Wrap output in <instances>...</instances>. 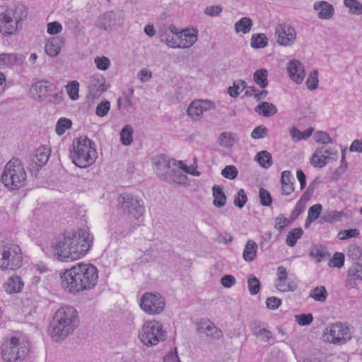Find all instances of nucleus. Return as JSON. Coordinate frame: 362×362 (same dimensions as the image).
<instances>
[{"mask_svg": "<svg viewBox=\"0 0 362 362\" xmlns=\"http://www.w3.org/2000/svg\"><path fill=\"white\" fill-rule=\"evenodd\" d=\"M219 144L226 148L233 146L234 142L238 141V136L232 132H222L219 136Z\"/></svg>", "mask_w": 362, "mask_h": 362, "instance_id": "nucleus-41", "label": "nucleus"}, {"mask_svg": "<svg viewBox=\"0 0 362 362\" xmlns=\"http://www.w3.org/2000/svg\"><path fill=\"white\" fill-rule=\"evenodd\" d=\"M268 45V38L264 33L253 34L251 37L250 46L254 49L264 48Z\"/></svg>", "mask_w": 362, "mask_h": 362, "instance_id": "nucleus-39", "label": "nucleus"}, {"mask_svg": "<svg viewBox=\"0 0 362 362\" xmlns=\"http://www.w3.org/2000/svg\"><path fill=\"white\" fill-rule=\"evenodd\" d=\"M107 89L105 78L101 74H95L90 78L88 82V93L93 98H98Z\"/></svg>", "mask_w": 362, "mask_h": 362, "instance_id": "nucleus-20", "label": "nucleus"}, {"mask_svg": "<svg viewBox=\"0 0 362 362\" xmlns=\"http://www.w3.org/2000/svg\"><path fill=\"white\" fill-rule=\"evenodd\" d=\"M28 16L25 7L22 4L15 5L0 13V33L9 36L22 29V21Z\"/></svg>", "mask_w": 362, "mask_h": 362, "instance_id": "nucleus-4", "label": "nucleus"}, {"mask_svg": "<svg viewBox=\"0 0 362 362\" xmlns=\"http://www.w3.org/2000/svg\"><path fill=\"white\" fill-rule=\"evenodd\" d=\"M362 255L361 248L356 245H351L349 247L348 257L353 260H358Z\"/></svg>", "mask_w": 362, "mask_h": 362, "instance_id": "nucleus-61", "label": "nucleus"}, {"mask_svg": "<svg viewBox=\"0 0 362 362\" xmlns=\"http://www.w3.org/2000/svg\"><path fill=\"white\" fill-rule=\"evenodd\" d=\"M2 182L9 190H16L26 185L27 174L23 163L18 158L9 160L4 170Z\"/></svg>", "mask_w": 362, "mask_h": 362, "instance_id": "nucleus-5", "label": "nucleus"}, {"mask_svg": "<svg viewBox=\"0 0 362 362\" xmlns=\"http://www.w3.org/2000/svg\"><path fill=\"white\" fill-rule=\"evenodd\" d=\"M310 255L317 259V262H320L327 258L329 255L321 245H313L310 248Z\"/></svg>", "mask_w": 362, "mask_h": 362, "instance_id": "nucleus-43", "label": "nucleus"}, {"mask_svg": "<svg viewBox=\"0 0 362 362\" xmlns=\"http://www.w3.org/2000/svg\"><path fill=\"white\" fill-rule=\"evenodd\" d=\"M314 128L310 127L303 132H300L298 128L293 127L290 130V134L292 139L294 141H299L302 139H308L313 133Z\"/></svg>", "mask_w": 362, "mask_h": 362, "instance_id": "nucleus-40", "label": "nucleus"}, {"mask_svg": "<svg viewBox=\"0 0 362 362\" xmlns=\"http://www.w3.org/2000/svg\"><path fill=\"white\" fill-rule=\"evenodd\" d=\"M268 71L267 69H261L257 70L253 74L254 81L262 88L268 86Z\"/></svg>", "mask_w": 362, "mask_h": 362, "instance_id": "nucleus-42", "label": "nucleus"}, {"mask_svg": "<svg viewBox=\"0 0 362 362\" xmlns=\"http://www.w3.org/2000/svg\"><path fill=\"white\" fill-rule=\"evenodd\" d=\"M80 320L77 310L71 306L60 308L49 325V334L54 341H60L72 334Z\"/></svg>", "mask_w": 362, "mask_h": 362, "instance_id": "nucleus-3", "label": "nucleus"}, {"mask_svg": "<svg viewBox=\"0 0 362 362\" xmlns=\"http://www.w3.org/2000/svg\"><path fill=\"white\" fill-rule=\"evenodd\" d=\"M247 88V83L243 80H238L233 82L232 86L228 88V93L233 98H237L240 94V90Z\"/></svg>", "mask_w": 362, "mask_h": 362, "instance_id": "nucleus-46", "label": "nucleus"}, {"mask_svg": "<svg viewBox=\"0 0 362 362\" xmlns=\"http://www.w3.org/2000/svg\"><path fill=\"white\" fill-rule=\"evenodd\" d=\"M60 279L62 288L76 295L95 288L98 271L92 264L78 263L61 273Z\"/></svg>", "mask_w": 362, "mask_h": 362, "instance_id": "nucleus-2", "label": "nucleus"}, {"mask_svg": "<svg viewBox=\"0 0 362 362\" xmlns=\"http://www.w3.org/2000/svg\"><path fill=\"white\" fill-rule=\"evenodd\" d=\"M278 279L276 282V288L281 292L294 291L297 288V284L288 276L286 269L279 266L277 269Z\"/></svg>", "mask_w": 362, "mask_h": 362, "instance_id": "nucleus-18", "label": "nucleus"}, {"mask_svg": "<svg viewBox=\"0 0 362 362\" xmlns=\"http://www.w3.org/2000/svg\"><path fill=\"white\" fill-rule=\"evenodd\" d=\"M252 25L253 23L250 18L243 17L235 23V31L236 33L247 34L251 31Z\"/></svg>", "mask_w": 362, "mask_h": 362, "instance_id": "nucleus-33", "label": "nucleus"}, {"mask_svg": "<svg viewBox=\"0 0 362 362\" xmlns=\"http://www.w3.org/2000/svg\"><path fill=\"white\" fill-rule=\"evenodd\" d=\"M133 128L130 125H125L121 130L120 141L124 146H129L133 141Z\"/></svg>", "mask_w": 362, "mask_h": 362, "instance_id": "nucleus-44", "label": "nucleus"}, {"mask_svg": "<svg viewBox=\"0 0 362 362\" xmlns=\"http://www.w3.org/2000/svg\"><path fill=\"white\" fill-rule=\"evenodd\" d=\"M92 243L93 237L88 230L78 229L64 234L57 240L54 245V255L61 262H73L84 256Z\"/></svg>", "mask_w": 362, "mask_h": 362, "instance_id": "nucleus-1", "label": "nucleus"}, {"mask_svg": "<svg viewBox=\"0 0 362 362\" xmlns=\"http://www.w3.org/2000/svg\"><path fill=\"white\" fill-rule=\"evenodd\" d=\"M291 173L289 170H284L281 173V192L284 195H290L293 191L294 187L291 182Z\"/></svg>", "mask_w": 362, "mask_h": 362, "instance_id": "nucleus-32", "label": "nucleus"}, {"mask_svg": "<svg viewBox=\"0 0 362 362\" xmlns=\"http://www.w3.org/2000/svg\"><path fill=\"white\" fill-rule=\"evenodd\" d=\"M275 40L279 45L291 47L296 41V29L287 23H279L275 28Z\"/></svg>", "mask_w": 362, "mask_h": 362, "instance_id": "nucleus-14", "label": "nucleus"}, {"mask_svg": "<svg viewBox=\"0 0 362 362\" xmlns=\"http://www.w3.org/2000/svg\"><path fill=\"white\" fill-rule=\"evenodd\" d=\"M51 150L45 146L39 147L30 156L29 167L32 170H39L45 165L50 156Z\"/></svg>", "mask_w": 362, "mask_h": 362, "instance_id": "nucleus-17", "label": "nucleus"}, {"mask_svg": "<svg viewBox=\"0 0 362 362\" xmlns=\"http://www.w3.org/2000/svg\"><path fill=\"white\" fill-rule=\"evenodd\" d=\"M63 45L64 41L62 38L59 37H51L45 44V51L48 56L54 57L59 54Z\"/></svg>", "mask_w": 362, "mask_h": 362, "instance_id": "nucleus-28", "label": "nucleus"}, {"mask_svg": "<svg viewBox=\"0 0 362 362\" xmlns=\"http://www.w3.org/2000/svg\"><path fill=\"white\" fill-rule=\"evenodd\" d=\"M318 76L317 70H313L309 74L306 80V86L308 90H314L317 88L319 83Z\"/></svg>", "mask_w": 362, "mask_h": 362, "instance_id": "nucleus-50", "label": "nucleus"}, {"mask_svg": "<svg viewBox=\"0 0 362 362\" xmlns=\"http://www.w3.org/2000/svg\"><path fill=\"white\" fill-rule=\"evenodd\" d=\"M344 263V255L340 252H336L330 260L329 265L333 267L341 268Z\"/></svg>", "mask_w": 362, "mask_h": 362, "instance_id": "nucleus-64", "label": "nucleus"}, {"mask_svg": "<svg viewBox=\"0 0 362 362\" xmlns=\"http://www.w3.org/2000/svg\"><path fill=\"white\" fill-rule=\"evenodd\" d=\"M223 6L221 5H213L206 6L204 11V13L209 17L218 16L223 11Z\"/></svg>", "mask_w": 362, "mask_h": 362, "instance_id": "nucleus-59", "label": "nucleus"}, {"mask_svg": "<svg viewBox=\"0 0 362 362\" xmlns=\"http://www.w3.org/2000/svg\"><path fill=\"white\" fill-rule=\"evenodd\" d=\"M98 157L94 144L87 137L77 140L74 150L70 152L72 162L78 168H85L93 165Z\"/></svg>", "mask_w": 362, "mask_h": 362, "instance_id": "nucleus-6", "label": "nucleus"}, {"mask_svg": "<svg viewBox=\"0 0 362 362\" xmlns=\"http://www.w3.org/2000/svg\"><path fill=\"white\" fill-rule=\"evenodd\" d=\"M257 243L252 240H249L246 243L245 246L243 257L245 261L246 262H252L253 261L257 256Z\"/></svg>", "mask_w": 362, "mask_h": 362, "instance_id": "nucleus-34", "label": "nucleus"}, {"mask_svg": "<svg viewBox=\"0 0 362 362\" xmlns=\"http://www.w3.org/2000/svg\"><path fill=\"white\" fill-rule=\"evenodd\" d=\"M349 277L362 281V264H356L349 269Z\"/></svg>", "mask_w": 362, "mask_h": 362, "instance_id": "nucleus-63", "label": "nucleus"}, {"mask_svg": "<svg viewBox=\"0 0 362 362\" xmlns=\"http://www.w3.org/2000/svg\"><path fill=\"white\" fill-rule=\"evenodd\" d=\"M324 336L327 341L339 345L346 343L351 338L349 328L341 322H336L326 327Z\"/></svg>", "mask_w": 362, "mask_h": 362, "instance_id": "nucleus-12", "label": "nucleus"}, {"mask_svg": "<svg viewBox=\"0 0 362 362\" xmlns=\"http://www.w3.org/2000/svg\"><path fill=\"white\" fill-rule=\"evenodd\" d=\"M197 30L185 29L180 31L177 29L176 48L186 49L192 47L197 40Z\"/></svg>", "mask_w": 362, "mask_h": 362, "instance_id": "nucleus-19", "label": "nucleus"}, {"mask_svg": "<svg viewBox=\"0 0 362 362\" xmlns=\"http://www.w3.org/2000/svg\"><path fill=\"white\" fill-rule=\"evenodd\" d=\"M165 298L158 292H145L139 300V306L146 314L151 316L161 314L165 308Z\"/></svg>", "mask_w": 362, "mask_h": 362, "instance_id": "nucleus-10", "label": "nucleus"}, {"mask_svg": "<svg viewBox=\"0 0 362 362\" xmlns=\"http://www.w3.org/2000/svg\"><path fill=\"white\" fill-rule=\"evenodd\" d=\"M141 342L146 346L157 345L166 338V332L163 330V325L158 320L146 321L138 334Z\"/></svg>", "mask_w": 362, "mask_h": 362, "instance_id": "nucleus-8", "label": "nucleus"}, {"mask_svg": "<svg viewBox=\"0 0 362 362\" xmlns=\"http://www.w3.org/2000/svg\"><path fill=\"white\" fill-rule=\"evenodd\" d=\"M313 138L315 142L319 144H332L333 142L332 139L326 132L317 131L314 134Z\"/></svg>", "mask_w": 362, "mask_h": 362, "instance_id": "nucleus-53", "label": "nucleus"}, {"mask_svg": "<svg viewBox=\"0 0 362 362\" xmlns=\"http://www.w3.org/2000/svg\"><path fill=\"white\" fill-rule=\"evenodd\" d=\"M303 233L301 228H296L290 230L287 235L286 243L289 247H293L297 240L300 239Z\"/></svg>", "mask_w": 362, "mask_h": 362, "instance_id": "nucleus-45", "label": "nucleus"}, {"mask_svg": "<svg viewBox=\"0 0 362 362\" xmlns=\"http://www.w3.org/2000/svg\"><path fill=\"white\" fill-rule=\"evenodd\" d=\"M359 230L356 228L341 230L338 233V238L341 240H346L351 238H356L359 235Z\"/></svg>", "mask_w": 362, "mask_h": 362, "instance_id": "nucleus-56", "label": "nucleus"}, {"mask_svg": "<svg viewBox=\"0 0 362 362\" xmlns=\"http://www.w3.org/2000/svg\"><path fill=\"white\" fill-rule=\"evenodd\" d=\"M255 112L265 117L274 115L277 112L276 107L269 102H261L255 109Z\"/></svg>", "mask_w": 362, "mask_h": 362, "instance_id": "nucleus-29", "label": "nucleus"}, {"mask_svg": "<svg viewBox=\"0 0 362 362\" xmlns=\"http://www.w3.org/2000/svg\"><path fill=\"white\" fill-rule=\"evenodd\" d=\"M110 107V103L107 100H103L98 104L95 110V114L98 117H104L107 115Z\"/></svg>", "mask_w": 362, "mask_h": 362, "instance_id": "nucleus-55", "label": "nucleus"}, {"mask_svg": "<svg viewBox=\"0 0 362 362\" xmlns=\"http://www.w3.org/2000/svg\"><path fill=\"white\" fill-rule=\"evenodd\" d=\"M79 83L76 81L69 82L66 86V92L71 100H77L78 98Z\"/></svg>", "mask_w": 362, "mask_h": 362, "instance_id": "nucleus-51", "label": "nucleus"}, {"mask_svg": "<svg viewBox=\"0 0 362 362\" xmlns=\"http://www.w3.org/2000/svg\"><path fill=\"white\" fill-rule=\"evenodd\" d=\"M260 203L262 206H270L272 203V198L269 192L264 188H260L259 192Z\"/></svg>", "mask_w": 362, "mask_h": 362, "instance_id": "nucleus-52", "label": "nucleus"}, {"mask_svg": "<svg viewBox=\"0 0 362 362\" xmlns=\"http://www.w3.org/2000/svg\"><path fill=\"white\" fill-rule=\"evenodd\" d=\"M117 201L119 209L127 219L137 221L144 216V204L137 196L124 192L119 196Z\"/></svg>", "mask_w": 362, "mask_h": 362, "instance_id": "nucleus-7", "label": "nucleus"}, {"mask_svg": "<svg viewBox=\"0 0 362 362\" xmlns=\"http://www.w3.org/2000/svg\"><path fill=\"white\" fill-rule=\"evenodd\" d=\"M197 330L213 339H220L223 336L222 331L209 320L199 321L197 323Z\"/></svg>", "mask_w": 362, "mask_h": 362, "instance_id": "nucleus-22", "label": "nucleus"}, {"mask_svg": "<svg viewBox=\"0 0 362 362\" xmlns=\"http://www.w3.org/2000/svg\"><path fill=\"white\" fill-rule=\"evenodd\" d=\"M177 33V28L174 24H171L168 27L164 26L158 30L160 42L166 44V45L171 48H176Z\"/></svg>", "mask_w": 362, "mask_h": 362, "instance_id": "nucleus-21", "label": "nucleus"}, {"mask_svg": "<svg viewBox=\"0 0 362 362\" xmlns=\"http://www.w3.org/2000/svg\"><path fill=\"white\" fill-rule=\"evenodd\" d=\"M346 215L343 211H338L336 210L334 211H327L325 212L321 218L324 222H327L330 223H333L335 222L341 221L344 217H346Z\"/></svg>", "mask_w": 362, "mask_h": 362, "instance_id": "nucleus-37", "label": "nucleus"}, {"mask_svg": "<svg viewBox=\"0 0 362 362\" xmlns=\"http://www.w3.org/2000/svg\"><path fill=\"white\" fill-rule=\"evenodd\" d=\"M22 262L21 250L17 245L0 243V268L2 270H15Z\"/></svg>", "mask_w": 362, "mask_h": 362, "instance_id": "nucleus-9", "label": "nucleus"}, {"mask_svg": "<svg viewBox=\"0 0 362 362\" xmlns=\"http://www.w3.org/2000/svg\"><path fill=\"white\" fill-rule=\"evenodd\" d=\"M247 201V197L244 189H240L234 199V204L239 207L243 208Z\"/></svg>", "mask_w": 362, "mask_h": 362, "instance_id": "nucleus-58", "label": "nucleus"}, {"mask_svg": "<svg viewBox=\"0 0 362 362\" xmlns=\"http://www.w3.org/2000/svg\"><path fill=\"white\" fill-rule=\"evenodd\" d=\"M96 67L101 71H106L110 66V60L106 57H97L94 59Z\"/></svg>", "mask_w": 362, "mask_h": 362, "instance_id": "nucleus-57", "label": "nucleus"}, {"mask_svg": "<svg viewBox=\"0 0 362 362\" xmlns=\"http://www.w3.org/2000/svg\"><path fill=\"white\" fill-rule=\"evenodd\" d=\"M117 25V18L112 11H107L99 17L98 28L100 29L112 31Z\"/></svg>", "mask_w": 362, "mask_h": 362, "instance_id": "nucleus-26", "label": "nucleus"}, {"mask_svg": "<svg viewBox=\"0 0 362 362\" xmlns=\"http://www.w3.org/2000/svg\"><path fill=\"white\" fill-rule=\"evenodd\" d=\"M23 286V282L19 276H11L4 284V289L8 293L20 292Z\"/></svg>", "mask_w": 362, "mask_h": 362, "instance_id": "nucleus-30", "label": "nucleus"}, {"mask_svg": "<svg viewBox=\"0 0 362 362\" xmlns=\"http://www.w3.org/2000/svg\"><path fill=\"white\" fill-rule=\"evenodd\" d=\"M216 108L214 102L209 100L197 99L194 100L189 105L187 113L192 119H199L204 112Z\"/></svg>", "mask_w": 362, "mask_h": 362, "instance_id": "nucleus-15", "label": "nucleus"}, {"mask_svg": "<svg viewBox=\"0 0 362 362\" xmlns=\"http://www.w3.org/2000/svg\"><path fill=\"white\" fill-rule=\"evenodd\" d=\"M28 352V347L19 339L11 337L4 343L1 348L3 359L8 362H15L23 358Z\"/></svg>", "mask_w": 362, "mask_h": 362, "instance_id": "nucleus-11", "label": "nucleus"}, {"mask_svg": "<svg viewBox=\"0 0 362 362\" xmlns=\"http://www.w3.org/2000/svg\"><path fill=\"white\" fill-rule=\"evenodd\" d=\"M71 126L72 122L71 119L66 117H62L57 122L55 128L56 133L59 136H62L64 134L66 130L71 129Z\"/></svg>", "mask_w": 362, "mask_h": 362, "instance_id": "nucleus-48", "label": "nucleus"}, {"mask_svg": "<svg viewBox=\"0 0 362 362\" xmlns=\"http://www.w3.org/2000/svg\"><path fill=\"white\" fill-rule=\"evenodd\" d=\"M313 8L318 12L317 16L322 20H329L332 18L334 13L333 6L325 1L315 2Z\"/></svg>", "mask_w": 362, "mask_h": 362, "instance_id": "nucleus-25", "label": "nucleus"}, {"mask_svg": "<svg viewBox=\"0 0 362 362\" xmlns=\"http://www.w3.org/2000/svg\"><path fill=\"white\" fill-rule=\"evenodd\" d=\"M25 57L22 54L2 53L0 54V65L21 66L23 64Z\"/></svg>", "mask_w": 362, "mask_h": 362, "instance_id": "nucleus-27", "label": "nucleus"}, {"mask_svg": "<svg viewBox=\"0 0 362 362\" xmlns=\"http://www.w3.org/2000/svg\"><path fill=\"white\" fill-rule=\"evenodd\" d=\"M212 194L214 197L213 204L217 208H221L226 204V196L219 185H214L212 187Z\"/></svg>", "mask_w": 362, "mask_h": 362, "instance_id": "nucleus-31", "label": "nucleus"}, {"mask_svg": "<svg viewBox=\"0 0 362 362\" xmlns=\"http://www.w3.org/2000/svg\"><path fill=\"white\" fill-rule=\"evenodd\" d=\"M328 293L324 286H320L314 288L310 292L309 297L315 301L324 303L326 301Z\"/></svg>", "mask_w": 362, "mask_h": 362, "instance_id": "nucleus-38", "label": "nucleus"}, {"mask_svg": "<svg viewBox=\"0 0 362 362\" xmlns=\"http://www.w3.org/2000/svg\"><path fill=\"white\" fill-rule=\"evenodd\" d=\"M337 153V151L334 152L329 149H325L324 148H318L315 151L312 157L311 163L315 167L322 168L326 165L327 160L329 158H332V156H336Z\"/></svg>", "mask_w": 362, "mask_h": 362, "instance_id": "nucleus-24", "label": "nucleus"}, {"mask_svg": "<svg viewBox=\"0 0 362 362\" xmlns=\"http://www.w3.org/2000/svg\"><path fill=\"white\" fill-rule=\"evenodd\" d=\"M247 286L250 293L257 295L260 290V282L254 274H250L247 279Z\"/></svg>", "mask_w": 362, "mask_h": 362, "instance_id": "nucleus-49", "label": "nucleus"}, {"mask_svg": "<svg viewBox=\"0 0 362 362\" xmlns=\"http://www.w3.org/2000/svg\"><path fill=\"white\" fill-rule=\"evenodd\" d=\"M221 175L225 178L234 180L238 175V169L234 165H226L221 171Z\"/></svg>", "mask_w": 362, "mask_h": 362, "instance_id": "nucleus-54", "label": "nucleus"}, {"mask_svg": "<svg viewBox=\"0 0 362 362\" xmlns=\"http://www.w3.org/2000/svg\"><path fill=\"white\" fill-rule=\"evenodd\" d=\"M322 209V207L320 204H316L312 206L308 210V219H309L310 221H314L317 219L321 213Z\"/></svg>", "mask_w": 362, "mask_h": 362, "instance_id": "nucleus-60", "label": "nucleus"}, {"mask_svg": "<svg viewBox=\"0 0 362 362\" xmlns=\"http://www.w3.org/2000/svg\"><path fill=\"white\" fill-rule=\"evenodd\" d=\"M31 93L35 99L48 103H54L58 94L54 86L47 81H39L31 88Z\"/></svg>", "mask_w": 362, "mask_h": 362, "instance_id": "nucleus-13", "label": "nucleus"}, {"mask_svg": "<svg viewBox=\"0 0 362 362\" xmlns=\"http://www.w3.org/2000/svg\"><path fill=\"white\" fill-rule=\"evenodd\" d=\"M255 160L264 168H269L273 164L272 154L267 151H262L257 153Z\"/></svg>", "mask_w": 362, "mask_h": 362, "instance_id": "nucleus-36", "label": "nucleus"}, {"mask_svg": "<svg viewBox=\"0 0 362 362\" xmlns=\"http://www.w3.org/2000/svg\"><path fill=\"white\" fill-rule=\"evenodd\" d=\"M344 5L349 8V13L355 15L362 14V4L357 0H344Z\"/></svg>", "mask_w": 362, "mask_h": 362, "instance_id": "nucleus-47", "label": "nucleus"}, {"mask_svg": "<svg viewBox=\"0 0 362 362\" xmlns=\"http://www.w3.org/2000/svg\"><path fill=\"white\" fill-rule=\"evenodd\" d=\"M156 172L158 176L165 181V177L173 173L174 167H177V161L165 156H158L155 159Z\"/></svg>", "mask_w": 362, "mask_h": 362, "instance_id": "nucleus-16", "label": "nucleus"}, {"mask_svg": "<svg viewBox=\"0 0 362 362\" xmlns=\"http://www.w3.org/2000/svg\"><path fill=\"white\" fill-rule=\"evenodd\" d=\"M290 78L298 84L302 83L305 76L304 65L297 59L291 60L287 66Z\"/></svg>", "mask_w": 362, "mask_h": 362, "instance_id": "nucleus-23", "label": "nucleus"}, {"mask_svg": "<svg viewBox=\"0 0 362 362\" xmlns=\"http://www.w3.org/2000/svg\"><path fill=\"white\" fill-rule=\"evenodd\" d=\"M175 168L174 167L173 173L169 175L168 177H165V181L180 185H185L187 181V176L180 170H176Z\"/></svg>", "mask_w": 362, "mask_h": 362, "instance_id": "nucleus-35", "label": "nucleus"}, {"mask_svg": "<svg viewBox=\"0 0 362 362\" xmlns=\"http://www.w3.org/2000/svg\"><path fill=\"white\" fill-rule=\"evenodd\" d=\"M295 320L300 326H306L310 325L313 320V315L309 314H300L295 315Z\"/></svg>", "mask_w": 362, "mask_h": 362, "instance_id": "nucleus-62", "label": "nucleus"}]
</instances>
